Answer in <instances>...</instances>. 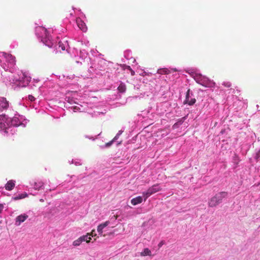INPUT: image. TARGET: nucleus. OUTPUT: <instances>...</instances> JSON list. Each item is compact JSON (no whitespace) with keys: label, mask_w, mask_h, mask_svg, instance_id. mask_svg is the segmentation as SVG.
I'll return each mask as SVG.
<instances>
[{"label":"nucleus","mask_w":260,"mask_h":260,"mask_svg":"<svg viewBox=\"0 0 260 260\" xmlns=\"http://www.w3.org/2000/svg\"><path fill=\"white\" fill-rule=\"evenodd\" d=\"M228 193L225 191L220 192L211 198L208 202V205L210 207H214L217 206L223 198L227 196Z\"/></svg>","instance_id":"obj_1"},{"label":"nucleus","mask_w":260,"mask_h":260,"mask_svg":"<svg viewBox=\"0 0 260 260\" xmlns=\"http://www.w3.org/2000/svg\"><path fill=\"white\" fill-rule=\"evenodd\" d=\"M194 79L198 83L205 87H210L212 84V82L207 77L200 74H195Z\"/></svg>","instance_id":"obj_2"},{"label":"nucleus","mask_w":260,"mask_h":260,"mask_svg":"<svg viewBox=\"0 0 260 260\" xmlns=\"http://www.w3.org/2000/svg\"><path fill=\"white\" fill-rule=\"evenodd\" d=\"M162 188L160 187L158 184H156L150 187H149L147 191L143 192V195L145 197L144 201H145L151 194L155 193L161 190Z\"/></svg>","instance_id":"obj_3"},{"label":"nucleus","mask_w":260,"mask_h":260,"mask_svg":"<svg viewBox=\"0 0 260 260\" xmlns=\"http://www.w3.org/2000/svg\"><path fill=\"white\" fill-rule=\"evenodd\" d=\"M2 56H3L6 61L11 66H14L16 63L15 57L11 54L7 53L6 52H1ZM1 56V55H0Z\"/></svg>","instance_id":"obj_4"},{"label":"nucleus","mask_w":260,"mask_h":260,"mask_svg":"<svg viewBox=\"0 0 260 260\" xmlns=\"http://www.w3.org/2000/svg\"><path fill=\"white\" fill-rule=\"evenodd\" d=\"M28 216L26 214H21L15 219V224L16 225H20V224L23 222L27 218Z\"/></svg>","instance_id":"obj_5"},{"label":"nucleus","mask_w":260,"mask_h":260,"mask_svg":"<svg viewBox=\"0 0 260 260\" xmlns=\"http://www.w3.org/2000/svg\"><path fill=\"white\" fill-rule=\"evenodd\" d=\"M189 93H190V89H188V90L186 92L185 100L184 102V104H187L191 106V105H193L196 103V100L195 98H191L190 100H189Z\"/></svg>","instance_id":"obj_6"},{"label":"nucleus","mask_w":260,"mask_h":260,"mask_svg":"<svg viewBox=\"0 0 260 260\" xmlns=\"http://www.w3.org/2000/svg\"><path fill=\"white\" fill-rule=\"evenodd\" d=\"M109 224V221H106L105 222L103 223H102L101 224H100L98 226V229H97V231H98V232L99 233V234L101 236H104L105 237V235H103V230L106 227L108 224Z\"/></svg>","instance_id":"obj_7"},{"label":"nucleus","mask_w":260,"mask_h":260,"mask_svg":"<svg viewBox=\"0 0 260 260\" xmlns=\"http://www.w3.org/2000/svg\"><path fill=\"white\" fill-rule=\"evenodd\" d=\"M6 118L5 115H0V129L3 130L7 128L6 124Z\"/></svg>","instance_id":"obj_8"},{"label":"nucleus","mask_w":260,"mask_h":260,"mask_svg":"<svg viewBox=\"0 0 260 260\" xmlns=\"http://www.w3.org/2000/svg\"><path fill=\"white\" fill-rule=\"evenodd\" d=\"M0 107L3 109H7L9 107V102L5 98H0Z\"/></svg>","instance_id":"obj_9"},{"label":"nucleus","mask_w":260,"mask_h":260,"mask_svg":"<svg viewBox=\"0 0 260 260\" xmlns=\"http://www.w3.org/2000/svg\"><path fill=\"white\" fill-rule=\"evenodd\" d=\"M36 31L37 34L41 36L42 37H43L44 35H47V29L45 27L38 26L36 28Z\"/></svg>","instance_id":"obj_10"},{"label":"nucleus","mask_w":260,"mask_h":260,"mask_svg":"<svg viewBox=\"0 0 260 260\" xmlns=\"http://www.w3.org/2000/svg\"><path fill=\"white\" fill-rule=\"evenodd\" d=\"M15 181L11 180L7 182L5 185V188L7 190H12L15 187Z\"/></svg>","instance_id":"obj_11"},{"label":"nucleus","mask_w":260,"mask_h":260,"mask_svg":"<svg viewBox=\"0 0 260 260\" xmlns=\"http://www.w3.org/2000/svg\"><path fill=\"white\" fill-rule=\"evenodd\" d=\"M143 201V198L141 196H138L135 198L131 200V203L132 205L135 206L139 204H140Z\"/></svg>","instance_id":"obj_12"},{"label":"nucleus","mask_w":260,"mask_h":260,"mask_svg":"<svg viewBox=\"0 0 260 260\" xmlns=\"http://www.w3.org/2000/svg\"><path fill=\"white\" fill-rule=\"evenodd\" d=\"M77 22L79 28L83 31H86L87 30V27L85 23L81 20H77Z\"/></svg>","instance_id":"obj_13"},{"label":"nucleus","mask_w":260,"mask_h":260,"mask_svg":"<svg viewBox=\"0 0 260 260\" xmlns=\"http://www.w3.org/2000/svg\"><path fill=\"white\" fill-rule=\"evenodd\" d=\"M43 183L41 182H36L35 181H32L31 182V185L34 186V187L36 189H40V188H41V187L43 186Z\"/></svg>","instance_id":"obj_14"},{"label":"nucleus","mask_w":260,"mask_h":260,"mask_svg":"<svg viewBox=\"0 0 260 260\" xmlns=\"http://www.w3.org/2000/svg\"><path fill=\"white\" fill-rule=\"evenodd\" d=\"M170 73V71L167 68L160 69L157 71V73L161 75L169 74Z\"/></svg>","instance_id":"obj_15"},{"label":"nucleus","mask_w":260,"mask_h":260,"mask_svg":"<svg viewBox=\"0 0 260 260\" xmlns=\"http://www.w3.org/2000/svg\"><path fill=\"white\" fill-rule=\"evenodd\" d=\"M118 90L120 92H124L126 90L125 85L123 83H121L120 84L118 87Z\"/></svg>","instance_id":"obj_16"},{"label":"nucleus","mask_w":260,"mask_h":260,"mask_svg":"<svg viewBox=\"0 0 260 260\" xmlns=\"http://www.w3.org/2000/svg\"><path fill=\"white\" fill-rule=\"evenodd\" d=\"M151 251L148 248H145L144 250V251L141 253V255L146 256V255H151Z\"/></svg>","instance_id":"obj_17"},{"label":"nucleus","mask_w":260,"mask_h":260,"mask_svg":"<svg viewBox=\"0 0 260 260\" xmlns=\"http://www.w3.org/2000/svg\"><path fill=\"white\" fill-rule=\"evenodd\" d=\"M82 243V242L80 240V239L78 238V239L75 240L73 242V245L74 246H79Z\"/></svg>","instance_id":"obj_18"},{"label":"nucleus","mask_w":260,"mask_h":260,"mask_svg":"<svg viewBox=\"0 0 260 260\" xmlns=\"http://www.w3.org/2000/svg\"><path fill=\"white\" fill-rule=\"evenodd\" d=\"M17 120H18V118H17L14 117L11 120L12 125H13L14 126H18V125H19V124L17 123Z\"/></svg>","instance_id":"obj_19"},{"label":"nucleus","mask_w":260,"mask_h":260,"mask_svg":"<svg viewBox=\"0 0 260 260\" xmlns=\"http://www.w3.org/2000/svg\"><path fill=\"white\" fill-rule=\"evenodd\" d=\"M84 237H85V241H86V243L90 242V240H91V238L89 236V234L88 233L87 235H84Z\"/></svg>","instance_id":"obj_20"},{"label":"nucleus","mask_w":260,"mask_h":260,"mask_svg":"<svg viewBox=\"0 0 260 260\" xmlns=\"http://www.w3.org/2000/svg\"><path fill=\"white\" fill-rule=\"evenodd\" d=\"M58 44H59V47L61 48V49L62 50H64L66 49L65 46L64 45V44L62 43H61V42H59Z\"/></svg>","instance_id":"obj_21"},{"label":"nucleus","mask_w":260,"mask_h":260,"mask_svg":"<svg viewBox=\"0 0 260 260\" xmlns=\"http://www.w3.org/2000/svg\"><path fill=\"white\" fill-rule=\"evenodd\" d=\"M222 85L226 87H230L231 86V83L229 82H224Z\"/></svg>","instance_id":"obj_22"},{"label":"nucleus","mask_w":260,"mask_h":260,"mask_svg":"<svg viewBox=\"0 0 260 260\" xmlns=\"http://www.w3.org/2000/svg\"><path fill=\"white\" fill-rule=\"evenodd\" d=\"M28 100H30L31 102H33L35 100V98L32 95H28Z\"/></svg>","instance_id":"obj_23"},{"label":"nucleus","mask_w":260,"mask_h":260,"mask_svg":"<svg viewBox=\"0 0 260 260\" xmlns=\"http://www.w3.org/2000/svg\"><path fill=\"white\" fill-rule=\"evenodd\" d=\"M128 69L131 71V75L132 76L135 75V72L131 68V67L129 66L128 67Z\"/></svg>","instance_id":"obj_24"},{"label":"nucleus","mask_w":260,"mask_h":260,"mask_svg":"<svg viewBox=\"0 0 260 260\" xmlns=\"http://www.w3.org/2000/svg\"><path fill=\"white\" fill-rule=\"evenodd\" d=\"M95 233V230H93L91 233L89 234V236H91L92 237H94V236H96V234L94 233Z\"/></svg>","instance_id":"obj_25"},{"label":"nucleus","mask_w":260,"mask_h":260,"mask_svg":"<svg viewBox=\"0 0 260 260\" xmlns=\"http://www.w3.org/2000/svg\"><path fill=\"white\" fill-rule=\"evenodd\" d=\"M80 239V240L82 242L83 241H85V237H84V236H81L79 238Z\"/></svg>","instance_id":"obj_26"},{"label":"nucleus","mask_w":260,"mask_h":260,"mask_svg":"<svg viewBox=\"0 0 260 260\" xmlns=\"http://www.w3.org/2000/svg\"><path fill=\"white\" fill-rule=\"evenodd\" d=\"M260 158V150L258 151V152L257 153L256 155V158L258 159Z\"/></svg>","instance_id":"obj_27"},{"label":"nucleus","mask_w":260,"mask_h":260,"mask_svg":"<svg viewBox=\"0 0 260 260\" xmlns=\"http://www.w3.org/2000/svg\"><path fill=\"white\" fill-rule=\"evenodd\" d=\"M4 208V206L3 205L0 204V213L2 212Z\"/></svg>","instance_id":"obj_28"},{"label":"nucleus","mask_w":260,"mask_h":260,"mask_svg":"<svg viewBox=\"0 0 260 260\" xmlns=\"http://www.w3.org/2000/svg\"><path fill=\"white\" fill-rule=\"evenodd\" d=\"M22 199V197H19V196L16 197H15V198H14V199L15 200H19V199Z\"/></svg>","instance_id":"obj_29"},{"label":"nucleus","mask_w":260,"mask_h":260,"mask_svg":"<svg viewBox=\"0 0 260 260\" xmlns=\"http://www.w3.org/2000/svg\"><path fill=\"white\" fill-rule=\"evenodd\" d=\"M26 196V194L23 195V194H21L19 196V197H22V199L25 198Z\"/></svg>","instance_id":"obj_30"},{"label":"nucleus","mask_w":260,"mask_h":260,"mask_svg":"<svg viewBox=\"0 0 260 260\" xmlns=\"http://www.w3.org/2000/svg\"><path fill=\"white\" fill-rule=\"evenodd\" d=\"M46 45H47L49 47H51L52 46V44L51 45H50V44H46Z\"/></svg>","instance_id":"obj_31"},{"label":"nucleus","mask_w":260,"mask_h":260,"mask_svg":"<svg viewBox=\"0 0 260 260\" xmlns=\"http://www.w3.org/2000/svg\"><path fill=\"white\" fill-rule=\"evenodd\" d=\"M162 243H160L159 244H158V246L159 247H160L161 245H162Z\"/></svg>","instance_id":"obj_32"},{"label":"nucleus","mask_w":260,"mask_h":260,"mask_svg":"<svg viewBox=\"0 0 260 260\" xmlns=\"http://www.w3.org/2000/svg\"><path fill=\"white\" fill-rule=\"evenodd\" d=\"M172 70H173V71H174V72L177 71L176 69H172Z\"/></svg>","instance_id":"obj_33"}]
</instances>
